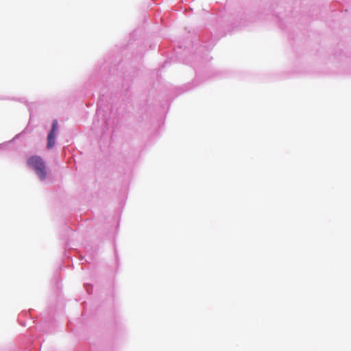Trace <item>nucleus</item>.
<instances>
[{
	"mask_svg": "<svg viewBox=\"0 0 351 351\" xmlns=\"http://www.w3.org/2000/svg\"><path fill=\"white\" fill-rule=\"evenodd\" d=\"M58 129V122L53 120L52 123V128L47 136V148L51 149L55 145V134Z\"/></svg>",
	"mask_w": 351,
	"mask_h": 351,
	"instance_id": "f03ea898",
	"label": "nucleus"
},
{
	"mask_svg": "<svg viewBox=\"0 0 351 351\" xmlns=\"http://www.w3.org/2000/svg\"><path fill=\"white\" fill-rule=\"evenodd\" d=\"M27 165L33 169L39 178L44 180L47 177L46 166L44 160L40 156H33L28 158Z\"/></svg>",
	"mask_w": 351,
	"mask_h": 351,
	"instance_id": "f257e3e1",
	"label": "nucleus"
}]
</instances>
